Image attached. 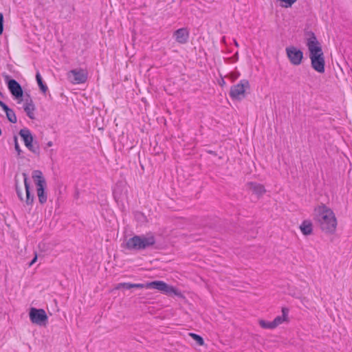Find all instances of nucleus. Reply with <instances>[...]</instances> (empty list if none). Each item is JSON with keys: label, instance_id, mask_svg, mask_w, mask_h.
Listing matches in <instances>:
<instances>
[{"label": "nucleus", "instance_id": "nucleus-15", "mask_svg": "<svg viewBox=\"0 0 352 352\" xmlns=\"http://www.w3.org/2000/svg\"><path fill=\"white\" fill-rule=\"evenodd\" d=\"M175 41L181 44L186 43L189 37V32L186 28H180L174 32Z\"/></svg>", "mask_w": 352, "mask_h": 352}, {"label": "nucleus", "instance_id": "nucleus-3", "mask_svg": "<svg viewBox=\"0 0 352 352\" xmlns=\"http://www.w3.org/2000/svg\"><path fill=\"white\" fill-rule=\"evenodd\" d=\"M23 181L19 182L16 178L15 179V189L18 197L21 201L25 202L30 209L32 208L34 203V195L30 193V184L28 183V177L25 173L22 174Z\"/></svg>", "mask_w": 352, "mask_h": 352}, {"label": "nucleus", "instance_id": "nucleus-7", "mask_svg": "<svg viewBox=\"0 0 352 352\" xmlns=\"http://www.w3.org/2000/svg\"><path fill=\"white\" fill-rule=\"evenodd\" d=\"M29 316L32 323L40 326L46 325L48 320V316L43 309L32 307L30 310Z\"/></svg>", "mask_w": 352, "mask_h": 352}, {"label": "nucleus", "instance_id": "nucleus-4", "mask_svg": "<svg viewBox=\"0 0 352 352\" xmlns=\"http://www.w3.org/2000/svg\"><path fill=\"white\" fill-rule=\"evenodd\" d=\"M155 239L153 234L135 235L126 243L125 248L130 250H142L154 245Z\"/></svg>", "mask_w": 352, "mask_h": 352}, {"label": "nucleus", "instance_id": "nucleus-12", "mask_svg": "<svg viewBox=\"0 0 352 352\" xmlns=\"http://www.w3.org/2000/svg\"><path fill=\"white\" fill-rule=\"evenodd\" d=\"M19 135L23 139L25 146L31 151L35 153L36 151L33 146V136L30 131L28 129H21L19 132Z\"/></svg>", "mask_w": 352, "mask_h": 352}, {"label": "nucleus", "instance_id": "nucleus-2", "mask_svg": "<svg viewBox=\"0 0 352 352\" xmlns=\"http://www.w3.org/2000/svg\"><path fill=\"white\" fill-rule=\"evenodd\" d=\"M122 288L155 289L168 296L174 295L180 298L183 297L182 292L178 289L172 285H168L162 280H155L146 284L120 283L115 286L116 289H120Z\"/></svg>", "mask_w": 352, "mask_h": 352}, {"label": "nucleus", "instance_id": "nucleus-24", "mask_svg": "<svg viewBox=\"0 0 352 352\" xmlns=\"http://www.w3.org/2000/svg\"><path fill=\"white\" fill-rule=\"evenodd\" d=\"M3 31V14L0 12V35L2 34Z\"/></svg>", "mask_w": 352, "mask_h": 352}, {"label": "nucleus", "instance_id": "nucleus-11", "mask_svg": "<svg viewBox=\"0 0 352 352\" xmlns=\"http://www.w3.org/2000/svg\"><path fill=\"white\" fill-rule=\"evenodd\" d=\"M312 68L318 73L323 74L325 68L324 54H318L309 56Z\"/></svg>", "mask_w": 352, "mask_h": 352}, {"label": "nucleus", "instance_id": "nucleus-29", "mask_svg": "<svg viewBox=\"0 0 352 352\" xmlns=\"http://www.w3.org/2000/svg\"><path fill=\"white\" fill-rule=\"evenodd\" d=\"M234 45H235L236 47H239V44H238V43H237V41H234Z\"/></svg>", "mask_w": 352, "mask_h": 352}, {"label": "nucleus", "instance_id": "nucleus-10", "mask_svg": "<svg viewBox=\"0 0 352 352\" xmlns=\"http://www.w3.org/2000/svg\"><path fill=\"white\" fill-rule=\"evenodd\" d=\"M307 45L309 52V56L323 54L320 43L314 34L307 39Z\"/></svg>", "mask_w": 352, "mask_h": 352}, {"label": "nucleus", "instance_id": "nucleus-28", "mask_svg": "<svg viewBox=\"0 0 352 352\" xmlns=\"http://www.w3.org/2000/svg\"><path fill=\"white\" fill-rule=\"evenodd\" d=\"M5 106H7L5 103H3L2 101L0 100V107H1L3 109Z\"/></svg>", "mask_w": 352, "mask_h": 352}, {"label": "nucleus", "instance_id": "nucleus-9", "mask_svg": "<svg viewBox=\"0 0 352 352\" xmlns=\"http://www.w3.org/2000/svg\"><path fill=\"white\" fill-rule=\"evenodd\" d=\"M67 78L72 84H82L87 79V72L82 69H72L67 73Z\"/></svg>", "mask_w": 352, "mask_h": 352}, {"label": "nucleus", "instance_id": "nucleus-20", "mask_svg": "<svg viewBox=\"0 0 352 352\" xmlns=\"http://www.w3.org/2000/svg\"><path fill=\"white\" fill-rule=\"evenodd\" d=\"M258 322L259 326L263 329H270V330L274 329L272 321H267L264 319H259Z\"/></svg>", "mask_w": 352, "mask_h": 352}, {"label": "nucleus", "instance_id": "nucleus-17", "mask_svg": "<svg viewBox=\"0 0 352 352\" xmlns=\"http://www.w3.org/2000/svg\"><path fill=\"white\" fill-rule=\"evenodd\" d=\"M250 189L255 194L261 196L265 193L266 190L263 185L255 183L249 184Z\"/></svg>", "mask_w": 352, "mask_h": 352}, {"label": "nucleus", "instance_id": "nucleus-25", "mask_svg": "<svg viewBox=\"0 0 352 352\" xmlns=\"http://www.w3.org/2000/svg\"><path fill=\"white\" fill-rule=\"evenodd\" d=\"M14 147H15V149L16 150V151L18 152V154L19 155L21 150H20V147H19V143L17 141V138L16 137L14 138Z\"/></svg>", "mask_w": 352, "mask_h": 352}, {"label": "nucleus", "instance_id": "nucleus-22", "mask_svg": "<svg viewBox=\"0 0 352 352\" xmlns=\"http://www.w3.org/2000/svg\"><path fill=\"white\" fill-rule=\"evenodd\" d=\"M188 336L192 338L199 346L204 345V340L201 336L195 333H189Z\"/></svg>", "mask_w": 352, "mask_h": 352}, {"label": "nucleus", "instance_id": "nucleus-14", "mask_svg": "<svg viewBox=\"0 0 352 352\" xmlns=\"http://www.w3.org/2000/svg\"><path fill=\"white\" fill-rule=\"evenodd\" d=\"M282 315L276 316L272 322L275 329L283 323L289 322V309L284 307L281 309Z\"/></svg>", "mask_w": 352, "mask_h": 352}, {"label": "nucleus", "instance_id": "nucleus-19", "mask_svg": "<svg viewBox=\"0 0 352 352\" xmlns=\"http://www.w3.org/2000/svg\"><path fill=\"white\" fill-rule=\"evenodd\" d=\"M3 109L4 110L8 120L12 123H16L17 118L14 112L12 109H9L8 106H5Z\"/></svg>", "mask_w": 352, "mask_h": 352}, {"label": "nucleus", "instance_id": "nucleus-8", "mask_svg": "<svg viewBox=\"0 0 352 352\" xmlns=\"http://www.w3.org/2000/svg\"><path fill=\"white\" fill-rule=\"evenodd\" d=\"M287 56L289 62L294 65L301 64L303 58L302 52L294 46H289L285 49Z\"/></svg>", "mask_w": 352, "mask_h": 352}, {"label": "nucleus", "instance_id": "nucleus-13", "mask_svg": "<svg viewBox=\"0 0 352 352\" xmlns=\"http://www.w3.org/2000/svg\"><path fill=\"white\" fill-rule=\"evenodd\" d=\"M8 87L12 95L16 98H20L23 96L22 88L16 80H10L8 82Z\"/></svg>", "mask_w": 352, "mask_h": 352}, {"label": "nucleus", "instance_id": "nucleus-6", "mask_svg": "<svg viewBox=\"0 0 352 352\" xmlns=\"http://www.w3.org/2000/svg\"><path fill=\"white\" fill-rule=\"evenodd\" d=\"M250 89V82L248 80L243 79L236 85L231 87L230 96L233 100H241L246 96V91Z\"/></svg>", "mask_w": 352, "mask_h": 352}, {"label": "nucleus", "instance_id": "nucleus-16", "mask_svg": "<svg viewBox=\"0 0 352 352\" xmlns=\"http://www.w3.org/2000/svg\"><path fill=\"white\" fill-rule=\"evenodd\" d=\"M300 230L305 236L311 234L313 232V224L311 221L310 220L303 221L300 226Z\"/></svg>", "mask_w": 352, "mask_h": 352}, {"label": "nucleus", "instance_id": "nucleus-5", "mask_svg": "<svg viewBox=\"0 0 352 352\" xmlns=\"http://www.w3.org/2000/svg\"><path fill=\"white\" fill-rule=\"evenodd\" d=\"M32 179L36 186V193L40 204L46 203L47 195L45 191L46 182L41 170H36L32 172Z\"/></svg>", "mask_w": 352, "mask_h": 352}, {"label": "nucleus", "instance_id": "nucleus-21", "mask_svg": "<svg viewBox=\"0 0 352 352\" xmlns=\"http://www.w3.org/2000/svg\"><path fill=\"white\" fill-rule=\"evenodd\" d=\"M36 79L41 90L45 93L47 91V87L43 82L40 72L38 71L36 74Z\"/></svg>", "mask_w": 352, "mask_h": 352}, {"label": "nucleus", "instance_id": "nucleus-23", "mask_svg": "<svg viewBox=\"0 0 352 352\" xmlns=\"http://www.w3.org/2000/svg\"><path fill=\"white\" fill-rule=\"evenodd\" d=\"M280 2V6L282 8H291L297 0H277Z\"/></svg>", "mask_w": 352, "mask_h": 352}, {"label": "nucleus", "instance_id": "nucleus-26", "mask_svg": "<svg viewBox=\"0 0 352 352\" xmlns=\"http://www.w3.org/2000/svg\"><path fill=\"white\" fill-rule=\"evenodd\" d=\"M36 261H37V254L36 253L34 257L33 258V259L30 263L29 267H31L33 264H34L36 262Z\"/></svg>", "mask_w": 352, "mask_h": 352}, {"label": "nucleus", "instance_id": "nucleus-18", "mask_svg": "<svg viewBox=\"0 0 352 352\" xmlns=\"http://www.w3.org/2000/svg\"><path fill=\"white\" fill-rule=\"evenodd\" d=\"M24 110L26 112L28 116L30 119H32V120L34 119L35 107H34V104L32 102H27L26 104H25Z\"/></svg>", "mask_w": 352, "mask_h": 352}, {"label": "nucleus", "instance_id": "nucleus-27", "mask_svg": "<svg viewBox=\"0 0 352 352\" xmlns=\"http://www.w3.org/2000/svg\"><path fill=\"white\" fill-rule=\"evenodd\" d=\"M52 145H53V142H52V141H49V142L47 143V146L48 147H51V146H52Z\"/></svg>", "mask_w": 352, "mask_h": 352}, {"label": "nucleus", "instance_id": "nucleus-1", "mask_svg": "<svg viewBox=\"0 0 352 352\" xmlns=\"http://www.w3.org/2000/svg\"><path fill=\"white\" fill-rule=\"evenodd\" d=\"M314 219L324 232L333 234L336 232L338 221L335 213L324 204H320L315 208Z\"/></svg>", "mask_w": 352, "mask_h": 352}]
</instances>
